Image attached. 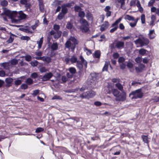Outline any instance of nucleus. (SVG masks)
<instances>
[{"instance_id":"obj_36","label":"nucleus","mask_w":159,"mask_h":159,"mask_svg":"<svg viewBox=\"0 0 159 159\" xmlns=\"http://www.w3.org/2000/svg\"><path fill=\"white\" fill-rule=\"evenodd\" d=\"M76 66L79 69H80L83 67V65L82 62L80 61H78L76 62Z\"/></svg>"},{"instance_id":"obj_42","label":"nucleus","mask_w":159,"mask_h":159,"mask_svg":"<svg viewBox=\"0 0 159 159\" xmlns=\"http://www.w3.org/2000/svg\"><path fill=\"white\" fill-rule=\"evenodd\" d=\"M24 57L25 58V60L27 61H30L32 60V57L30 55H26L24 56Z\"/></svg>"},{"instance_id":"obj_32","label":"nucleus","mask_w":159,"mask_h":159,"mask_svg":"<svg viewBox=\"0 0 159 159\" xmlns=\"http://www.w3.org/2000/svg\"><path fill=\"white\" fill-rule=\"evenodd\" d=\"M101 52L99 51H97L95 52L93 57L96 58H99L100 56Z\"/></svg>"},{"instance_id":"obj_39","label":"nucleus","mask_w":159,"mask_h":159,"mask_svg":"<svg viewBox=\"0 0 159 159\" xmlns=\"http://www.w3.org/2000/svg\"><path fill=\"white\" fill-rule=\"evenodd\" d=\"M80 59L81 61V62H82L84 65H85V67H86L87 62L85 61L83 57L82 56H80Z\"/></svg>"},{"instance_id":"obj_21","label":"nucleus","mask_w":159,"mask_h":159,"mask_svg":"<svg viewBox=\"0 0 159 159\" xmlns=\"http://www.w3.org/2000/svg\"><path fill=\"white\" fill-rule=\"evenodd\" d=\"M43 42V38H41L39 41L37 42V44H38V48L39 49L41 47Z\"/></svg>"},{"instance_id":"obj_4","label":"nucleus","mask_w":159,"mask_h":159,"mask_svg":"<svg viewBox=\"0 0 159 159\" xmlns=\"http://www.w3.org/2000/svg\"><path fill=\"white\" fill-rule=\"evenodd\" d=\"M96 94V93L92 90H90L83 93L81 94L80 97L82 98L89 99L94 97Z\"/></svg>"},{"instance_id":"obj_18","label":"nucleus","mask_w":159,"mask_h":159,"mask_svg":"<svg viewBox=\"0 0 159 159\" xmlns=\"http://www.w3.org/2000/svg\"><path fill=\"white\" fill-rule=\"evenodd\" d=\"M119 3L120 4V8L124 10H125L126 7L125 6V0H117Z\"/></svg>"},{"instance_id":"obj_34","label":"nucleus","mask_w":159,"mask_h":159,"mask_svg":"<svg viewBox=\"0 0 159 159\" xmlns=\"http://www.w3.org/2000/svg\"><path fill=\"white\" fill-rule=\"evenodd\" d=\"M25 82L28 85H30L33 83V81L30 78H28L25 81Z\"/></svg>"},{"instance_id":"obj_3","label":"nucleus","mask_w":159,"mask_h":159,"mask_svg":"<svg viewBox=\"0 0 159 159\" xmlns=\"http://www.w3.org/2000/svg\"><path fill=\"white\" fill-rule=\"evenodd\" d=\"M124 44L125 43L119 40H115L113 43L110 45L109 47L111 49L115 48L121 49L124 48Z\"/></svg>"},{"instance_id":"obj_49","label":"nucleus","mask_w":159,"mask_h":159,"mask_svg":"<svg viewBox=\"0 0 159 159\" xmlns=\"http://www.w3.org/2000/svg\"><path fill=\"white\" fill-rule=\"evenodd\" d=\"M135 61L137 63H140L142 61V58L140 57H136L135 59Z\"/></svg>"},{"instance_id":"obj_52","label":"nucleus","mask_w":159,"mask_h":159,"mask_svg":"<svg viewBox=\"0 0 159 159\" xmlns=\"http://www.w3.org/2000/svg\"><path fill=\"white\" fill-rule=\"evenodd\" d=\"M1 4L3 6H6L8 4V2L6 0H3L1 2Z\"/></svg>"},{"instance_id":"obj_50","label":"nucleus","mask_w":159,"mask_h":159,"mask_svg":"<svg viewBox=\"0 0 159 159\" xmlns=\"http://www.w3.org/2000/svg\"><path fill=\"white\" fill-rule=\"evenodd\" d=\"M38 76V75L36 72H34L31 75V77L33 79H35L37 78Z\"/></svg>"},{"instance_id":"obj_12","label":"nucleus","mask_w":159,"mask_h":159,"mask_svg":"<svg viewBox=\"0 0 159 159\" xmlns=\"http://www.w3.org/2000/svg\"><path fill=\"white\" fill-rule=\"evenodd\" d=\"M5 81L6 83V86L9 87L11 86V83L13 82V79L12 78L9 77L6 79Z\"/></svg>"},{"instance_id":"obj_40","label":"nucleus","mask_w":159,"mask_h":159,"mask_svg":"<svg viewBox=\"0 0 159 159\" xmlns=\"http://www.w3.org/2000/svg\"><path fill=\"white\" fill-rule=\"evenodd\" d=\"M65 14L61 12L57 16V19L59 20H61L64 17Z\"/></svg>"},{"instance_id":"obj_27","label":"nucleus","mask_w":159,"mask_h":159,"mask_svg":"<svg viewBox=\"0 0 159 159\" xmlns=\"http://www.w3.org/2000/svg\"><path fill=\"white\" fill-rule=\"evenodd\" d=\"M115 86L119 90L121 91L123 90V86L119 82L116 83L115 84Z\"/></svg>"},{"instance_id":"obj_15","label":"nucleus","mask_w":159,"mask_h":159,"mask_svg":"<svg viewBox=\"0 0 159 159\" xmlns=\"http://www.w3.org/2000/svg\"><path fill=\"white\" fill-rule=\"evenodd\" d=\"M109 26V24L108 22L106 21L101 26L100 30L102 31H104Z\"/></svg>"},{"instance_id":"obj_57","label":"nucleus","mask_w":159,"mask_h":159,"mask_svg":"<svg viewBox=\"0 0 159 159\" xmlns=\"http://www.w3.org/2000/svg\"><path fill=\"white\" fill-rule=\"evenodd\" d=\"M69 119H71L73 120L76 121V122H78L80 120L79 119L76 117H72L69 118Z\"/></svg>"},{"instance_id":"obj_19","label":"nucleus","mask_w":159,"mask_h":159,"mask_svg":"<svg viewBox=\"0 0 159 159\" xmlns=\"http://www.w3.org/2000/svg\"><path fill=\"white\" fill-rule=\"evenodd\" d=\"M141 138L143 139V141L145 143L147 144L149 142V138L147 136L143 135L141 136Z\"/></svg>"},{"instance_id":"obj_22","label":"nucleus","mask_w":159,"mask_h":159,"mask_svg":"<svg viewBox=\"0 0 159 159\" xmlns=\"http://www.w3.org/2000/svg\"><path fill=\"white\" fill-rule=\"evenodd\" d=\"M42 60L49 63L51 61V59L49 57L43 56L42 57Z\"/></svg>"},{"instance_id":"obj_9","label":"nucleus","mask_w":159,"mask_h":159,"mask_svg":"<svg viewBox=\"0 0 159 159\" xmlns=\"http://www.w3.org/2000/svg\"><path fill=\"white\" fill-rule=\"evenodd\" d=\"M53 76V75L51 72L46 73L42 77V80L44 81L48 80Z\"/></svg>"},{"instance_id":"obj_31","label":"nucleus","mask_w":159,"mask_h":159,"mask_svg":"<svg viewBox=\"0 0 159 159\" xmlns=\"http://www.w3.org/2000/svg\"><path fill=\"white\" fill-rule=\"evenodd\" d=\"M78 61L77 58L75 56H72L70 58V61L72 63H75Z\"/></svg>"},{"instance_id":"obj_41","label":"nucleus","mask_w":159,"mask_h":159,"mask_svg":"<svg viewBox=\"0 0 159 159\" xmlns=\"http://www.w3.org/2000/svg\"><path fill=\"white\" fill-rule=\"evenodd\" d=\"M38 61L36 60L34 61L30 62V64L33 67L37 66L38 64Z\"/></svg>"},{"instance_id":"obj_25","label":"nucleus","mask_w":159,"mask_h":159,"mask_svg":"<svg viewBox=\"0 0 159 159\" xmlns=\"http://www.w3.org/2000/svg\"><path fill=\"white\" fill-rule=\"evenodd\" d=\"M89 25L88 24L87 25H84L83 26H81V29L82 30L83 32H86L89 30L88 28Z\"/></svg>"},{"instance_id":"obj_48","label":"nucleus","mask_w":159,"mask_h":159,"mask_svg":"<svg viewBox=\"0 0 159 159\" xmlns=\"http://www.w3.org/2000/svg\"><path fill=\"white\" fill-rule=\"evenodd\" d=\"M22 83V81L20 80H17L14 82L16 85L17 86L20 84Z\"/></svg>"},{"instance_id":"obj_46","label":"nucleus","mask_w":159,"mask_h":159,"mask_svg":"<svg viewBox=\"0 0 159 159\" xmlns=\"http://www.w3.org/2000/svg\"><path fill=\"white\" fill-rule=\"evenodd\" d=\"M85 13L83 11H80L79 13V16L83 18L85 16Z\"/></svg>"},{"instance_id":"obj_38","label":"nucleus","mask_w":159,"mask_h":159,"mask_svg":"<svg viewBox=\"0 0 159 159\" xmlns=\"http://www.w3.org/2000/svg\"><path fill=\"white\" fill-rule=\"evenodd\" d=\"M74 4V2H72L70 3H67L63 5L65 6L66 7H70L71 6H73Z\"/></svg>"},{"instance_id":"obj_56","label":"nucleus","mask_w":159,"mask_h":159,"mask_svg":"<svg viewBox=\"0 0 159 159\" xmlns=\"http://www.w3.org/2000/svg\"><path fill=\"white\" fill-rule=\"evenodd\" d=\"M125 58L122 57H121L119 58L118 61L120 63H123V62L125 61Z\"/></svg>"},{"instance_id":"obj_60","label":"nucleus","mask_w":159,"mask_h":159,"mask_svg":"<svg viewBox=\"0 0 159 159\" xmlns=\"http://www.w3.org/2000/svg\"><path fill=\"white\" fill-rule=\"evenodd\" d=\"M86 17L89 20H91L92 19V15L90 13H88L87 14Z\"/></svg>"},{"instance_id":"obj_17","label":"nucleus","mask_w":159,"mask_h":159,"mask_svg":"<svg viewBox=\"0 0 159 159\" xmlns=\"http://www.w3.org/2000/svg\"><path fill=\"white\" fill-rule=\"evenodd\" d=\"M58 48V45L57 43H53L50 46V48L52 51L57 50Z\"/></svg>"},{"instance_id":"obj_14","label":"nucleus","mask_w":159,"mask_h":159,"mask_svg":"<svg viewBox=\"0 0 159 159\" xmlns=\"http://www.w3.org/2000/svg\"><path fill=\"white\" fill-rule=\"evenodd\" d=\"M18 20H19L24 19L26 18V15L22 11L18 12Z\"/></svg>"},{"instance_id":"obj_13","label":"nucleus","mask_w":159,"mask_h":159,"mask_svg":"<svg viewBox=\"0 0 159 159\" xmlns=\"http://www.w3.org/2000/svg\"><path fill=\"white\" fill-rule=\"evenodd\" d=\"M145 67V66L143 64H140L139 65V67H135V69L137 72H141L143 70Z\"/></svg>"},{"instance_id":"obj_64","label":"nucleus","mask_w":159,"mask_h":159,"mask_svg":"<svg viewBox=\"0 0 159 159\" xmlns=\"http://www.w3.org/2000/svg\"><path fill=\"white\" fill-rule=\"evenodd\" d=\"M119 55L117 52L115 53L113 55V57L114 59L117 58L119 57Z\"/></svg>"},{"instance_id":"obj_16","label":"nucleus","mask_w":159,"mask_h":159,"mask_svg":"<svg viewBox=\"0 0 159 159\" xmlns=\"http://www.w3.org/2000/svg\"><path fill=\"white\" fill-rule=\"evenodd\" d=\"M1 66L4 69L8 70L9 69L10 66V63L9 62H3L1 64Z\"/></svg>"},{"instance_id":"obj_1","label":"nucleus","mask_w":159,"mask_h":159,"mask_svg":"<svg viewBox=\"0 0 159 159\" xmlns=\"http://www.w3.org/2000/svg\"><path fill=\"white\" fill-rule=\"evenodd\" d=\"M78 43V41L73 36H70L68 40H67L65 44V48L71 49L74 51L76 47V45Z\"/></svg>"},{"instance_id":"obj_28","label":"nucleus","mask_w":159,"mask_h":159,"mask_svg":"<svg viewBox=\"0 0 159 159\" xmlns=\"http://www.w3.org/2000/svg\"><path fill=\"white\" fill-rule=\"evenodd\" d=\"M62 32L60 31H58L57 32V34H55L54 35V37L55 39L59 38L61 35Z\"/></svg>"},{"instance_id":"obj_53","label":"nucleus","mask_w":159,"mask_h":159,"mask_svg":"<svg viewBox=\"0 0 159 159\" xmlns=\"http://www.w3.org/2000/svg\"><path fill=\"white\" fill-rule=\"evenodd\" d=\"M44 130V129L43 128L41 127L37 128L35 131L36 133H40Z\"/></svg>"},{"instance_id":"obj_24","label":"nucleus","mask_w":159,"mask_h":159,"mask_svg":"<svg viewBox=\"0 0 159 159\" xmlns=\"http://www.w3.org/2000/svg\"><path fill=\"white\" fill-rule=\"evenodd\" d=\"M80 22L81 25V26L84 25H87L88 24L87 21L83 18L80 19Z\"/></svg>"},{"instance_id":"obj_37","label":"nucleus","mask_w":159,"mask_h":159,"mask_svg":"<svg viewBox=\"0 0 159 159\" xmlns=\"http://www.w3.org/2000/svg\"><path fill=\"white\" fill-rule=\"evenodd\" d=\"M39 69V71L41 73L45 72L47 71V69L44 67H40Z\"/></svg>"},{"instance_id":"obj_6","label":"nucleus","mask_w":159,"mask_h":159,"mask_svg":"<svg viewBox=\"0 0 159 159\" xmlns=\"http://www.w3.org/2000/svg\"><path fill=\"white\" fill-rule=\"evenodd\" d=\"M126 94L124 92L120 93L118 96L116 98L115 100L116 101H124L126 99Z\"/></svg>"},{"instance_id":"obj_2","label":"nucleus","mask_w":159,"mask_h":159,"mask_svg":"<svg viewBox=\"0 0 159 159\" xmlns=\"http://www.w3.org/2000/svg\"><path fill=\"white\" fill-rule=\"evenodd\" d=\"M143 96V93L141 89H138L132 92L129 94V97L131 99L141 98Z\"/></svg>"},{"instance_id":"obj_35","label":"nucleus","mask_w":159,"mask_h":159,"mask_svg":"<svg viewBox=\"0 0 159 159\" xmlns=\"http://www.w3.org/2000/svg\"><path fill=\"white\" fill-rule=\"evenodd\" d=\"M69 71L72 74H75L76 72V69L73 67H71L69 68Z\"/></svg>"},{"instance_id":"obj_59","label":"nucleus","mask_w":159,"mask_h":159,"mask_svg":"<svg viewBox=\"0 0 159 159\" xmlns=\"http://www.w3.org/2000/svg\"><path fill=\"white\" fill-rule=\"evenodd\" d=\"M155 2V0H151L148 2V6L151 7L152 6Z\"/></svg>"},{"instance_id":"obj_30","label":"nucleus","mask_w":159,"mask_h":159,"mask_svg":"<svg viewBox=\"0 0 159 159\" xmlns=\"http://www.w3.org/2000/svg\"><path fill=\"white\" fill-rule=\"evenodd\" d=\"M147 51L143 48H141L139 50V53L140 54L142 55H144L146 54Z\"/></svg>"},{"instance_id":"obj_58","label":"nucleus","mask_w":159,"mask_h":159,"mask_svg":"<svg viewBox=\"0 0 159 159\" xmlns=\"http://www.w3.org/2000/svg\"><path fill=\"white\" fill-rule=\"evenodd\" d=\"M120 80L118 78H113L112 79V81L114 83H118L120 82Z\"/></svg>"},{"instance_id":"obj_61","label":"nucleus","mask_w":159,"mask_h":159,"mask_svg":"<svg viewBox=\"0 0 159 159\" xmlns=\"http://www.w3.org/2000/svg\"><path fill=\"white\" fill-rule=\"evenodd\" d=\"M100 114L102 115L103 116L105 115L106 116H108L110 115H111V114L110 112L106 111L104 113L102 114L100 113Z\"/></svg>"},{"instance_id":"obj_29","label":"nucleus","mask_w":159,"mask_h":159,"mask_svg":"<svg viewBox=\"0 0 159 159\" xmlns=\"http://www.w3.org/2000/svg\"><path fill=\"white\" fill-rule=\"evenodd\" d=\"M62 7V10H61V12L66 14L68 10L67 9V7H66L65 6H64L63 4L61 6Z\"/></svg>"},{"instance_id":"obj_43","label":"nucleus","mask_w":159,"mask_h":159,"mask_svg":"<svg viewBox=\"0 0 159 159\" xmlns=\"http://www.w3.org/2000/svg\"><path fill=\"white\" fill-rule=\"evenodd\" d=\"M18 60L16 59H13L11 60L10 64L12 65H16L18 63Z\"/></svg>"},{"instance_id":"obj_51","label":"nucleus","mask_w":159,"mask_h":159,"mask_svg":"<svg viewBox=\"0 0 159 159\" xmlns=\"http://www.w3.org/2000/svg\"><path fill=\"white\" fill-rule=\"evenodd\" d=\"M21 39L22 40H26L28 41L30 39V38L27 36H22L21 37Z\"/></svg>"},{"instance_id":"obj_5","label":"nucleus","mask_w":159,"mask_h":159,"mask_svg":"<svg viewBox=\"0 0 159 159\" xmlns=\"http://www.w3.org/2000/svg\"><path fill=\"white\" fill-rule=\"evenodd\" d=\"M134 42L136 44L139 43L140 44L141 47H142L145 45H147L149 43V41L147 39L143 37L141 39L139 38L135 40Z\"/></svg>"},{"instance_id":"obj_45","label":"nucleus","mask_w":159,"mask_h":159,"mask_svg":"<svg viewBox=\"0 0 159 159\" xmlns=\"http://www.w3.org/2000/svg\"><path fill=\"white\" fill-rule=\"evenodd\" d=\"M53 28L54 29L57 31V32L59 31V30L60 29V26L57 25L55 24L53 25Z\"/></svg>"},{"instance_id":"obj_10","label":"nucleus","mask_w":159,"mask_h":159,"mask_svg":"<svg viewBox=\"0 0 159 159\" xmlns=\"http://www.w3.org/2000/svg\"><path fill=\"white\" fill-rule=\"evenodd\" d=\"M97 80L96 75L95 74H91L89 76V81L91 83L93 84L95 83Z\"/></svg>"},{"instance_id":"obj_23","label":"nucleus","mask_w":159,"mask_h":159,"mask_svg":"<svg viewBox=\"0 0 159 159\" xmlns=\"http://www.w3.org/2000/svg\"><path fill=\"white\" fill-rule=\"evenodd\" d=\"M110 64L109 61H106L104 66L102 69V71H107L109 65Z\"/></svg>"},{"instance_id":"obj_62","label":"nucleus","mask_w":159,"mask_h":159,"mask_svg":"<svg viewBox=\"0 0 159 159\" xmlns=\"http://www.w3.org/2000/svg\"><path fill=\"white\" fill-rule=\"evenodd\" d=\"M52 99H62V98L59 96L55 95L52 98Z\"/></svg>"},{"instance_id":"obj_26","label":"nucleus","mask_w":159,"mask_h":159,"mask_svg":"<svg viewBox=\"0 0 159 159\" xmlns=\"http://www.w3.org/2000/svg\"><path fill=\"white\" fill-rule=\"evenodd\" d=\"M149 38L150 39H152L154 38L155 36L154 30H150L149 34Z\"/></svg>"},{"instance_id":"obj_55","label":"nucleus","mask_w":159,"mask_h":159,"mask_svg":"<svg viewBox=\"0 0 159 159\" xmlns=\"http://www.w3.org/2000/svg\"><path fill=\"white\" fill-rule=\"evenodd\" d=\"M72 26L73 25L72 24H71L70 22H68L67 24L66 27L68 29H70L72 28Z\"/></svg>"},{"instance_id":"obj_63","label":"nucleus","mask_w":159,"mask_h":159,"mask_svg":"<svg viewBox=\"0 0 159 159\" xmlns=\"http://www.w3.org/2000/svg\"><path fill=\"white\" fill-rule=\"evenodd\" d=\"M13 40L14 38L11 36H10L8 40L7 41V43H11L13 41Z\"/></svg>"},{"instance_id":"obj_47","label":"nucleus","mask_w":159,"mask_h":159,"mask_svg":"<svg viewBox=\"0 0 159 159\" xmlns=\"http://www.w3.org/2000/svg\"><path fill=\"white\" fill-rule=\"evenodd\" d=\"M39 92L40 90L39 89L34 90L33 93L32 94V95L33 96H35L39 93Z\"/></svg>"},{"instance_id":"obj_44","label":"nucleus","mask_w":159,"mask_h":159,"mask_svg":"<svg viewBox=\"0 0 159 159\" xmlns=\"http://www.w3.org/2000/svg\"><path fill=\"white\" fill-rule=\"evenodd\" d=\"M145 16L144 14H143L141 16V20L142 24H143L145 23Z\"/></svg>"},{"instance_id":"obj_7","label":"nucleus","mask_w":159,"mask_h":159,"mask_svg":"<svg viewBox=\"0 0 159 159\" xmlns=\"http://www.w3.org/2000/svg\"><path fill=\"white\" fill-rule=\"evenodd\" d=\"M121 20L122 17H120L111 26L114 27L110 30V32L111 33H113L117 30L118 27V24L121 21Z\"/></svg>"},{"instance_id":"obj_8","label":"nucleus","mask_w":159,"mask_h":159,"mask_svg":"<svg viewBox=\"0 0 159 159\" xmlns=\"http://www.w3.org/2000/svg\"><path fill=\"white\" fill-rule=\"evenodd\" d=\"M11 16H10V18L11 19L12 22L15 23L17 22L18 21V12L16 11H13L11 12Z\"/></svg>"},{"instance_id":"obj_54","label":"nucleus","mask_w":159,"mask_h":159,"mask_svg":"<svg viewBox=\"0 0 159 159\" xmlns=\"http://www.w3.org/2000/svg\"><path fill=\"white\" fill-rule=\"evenodd\" d=\"M20 88L21 89H25L28 88V86L27 84H22L20 86Z\"/></svg>"},{"instance_id":"obj_33","label":"nucleus","mask_w":159,"mask_h":159,"mask_svg":"<svg viewBox=\"0 0 159 159\" xmlns=\"http://www.w3.org/2000/svg\"><path fill=\"white\" fill-rule=\"evenodd\" d=\"M125 19L129 20H134V17L128 15H127L125 16Z\"/></svg>"},{"instance_id":"obj_11","label":"nucleus","mask_w":159,"mask_h":159,"mask_svg":"<svg viewBox=\"0 0 159 159\" xmlns=\"http://www.w3.org/2000/svg\"><path fill=\"white\" fill-rule=\"evenodd\" d=\"M3 12L0 14V15L1 16L5 15L6 16H8L9 17L10 16H11V12L10 11L7 10L6 8H3Z\"/></svg>"},{"instance_id":"obj_20","label":"nucleus","mask_w":159,"mask_h":159,"mask_svg":"<svg viewBox=\"0 0 159 159\" xmlns=\"http://www.w3.org/2000/svg\"><path fill=\"white\" fill-rule=\"evenodd\" d=\"M111 92L114 96L116 98L120 93V92L117 89H113L112 90Z\"/></svg>"}]
</instances>
